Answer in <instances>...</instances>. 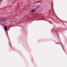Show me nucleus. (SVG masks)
<instances>
[{
    "mask_svg": "<svg viewBox=\"0 0 67 67\" xmlns=\"http://www.w3.org/2000/svg\"><path fill=\"white\" fill-rule=\"evenodd\" d=\"M0 21L2 22H7V20L4 18H1Z\"/></svg>",
    "mask_w": 67,
    "mask_h": 67,
    "instance_id": "f257e3e1",
    "label": "nucleus"
},
{
    "mask_svg": "<svg viewBox=\"0 0 67 67\" xmlns=\"http://www.w3.org/2000/svg\"><path fill=\"white\" fill-rule=\"evenodd\" d=\"M35 10L34 9H32V10L31 11V13H34L35 11Z\"/></svg>",
    "mask_w": 67,
    "mask_h": 67,
    "instance_id": "f03ea898",
    "label": "nucleus"
},
{
    "mask_svg": "<svg viewBox=\"0 0 67 67\" xmlns=\"http://www.w3.org/2000/svg\"><path fill=\"white\" fill-rule=\"evenodd\" d=\"M4 30L5 31H6L7 30V27L6 26H4Z\"/></svg>",
    "mask_w": 67,
    "mask_h": 67,
    "instance_id": "7ed1b4c3",
    "label": "nucleus"
},
{
    "mask_svg": "<svg viewBox=\"0 0 67 67\" xmlns=\"http://www.w3.org/2000/svg\"><path fill=\"white\" fill-rule=\"evenodd\" d=\"M55 44H59L58 43V42H55Z\"/></svg>",
    "mask_w": 67,
    "mask_h": 67,
    "instance_id": "20e7f679",
    "label": "nucleus"
},
{
    "mask_svg": "<svg viewBox=\"0 0 67 67\" xmlns=\"http://www.w3.org/2000/svg\"><path fill=\"white\" fill-rule=\"evenodd\" d=\"M1 0H0V4L1 3Z\"/></svg>",
    "mask_w": 67,
    "mask_h": 67,
    "instance_id": "39448f33",
    "label": "nucleus"
},
{
    "mask_svg": "<svg viewBox=\"0 0 67 67\" xmlns=\"http://www.w3.org/2000/svg\"><path fill=\"white\" fill-rule=\"evenodd\" d=\"M3 25L4 26V25Z\"/></svg>",
    "mask_w": 67,
    "mask_h": 67,
    "instance_id": "423d86ee",
    "label": "nucleus"
}]
</instances>
